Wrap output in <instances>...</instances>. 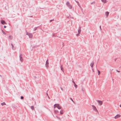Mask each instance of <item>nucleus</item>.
I'll return each mask as SVG.
<instances>
[{
  "mask_svg": "<svg viewBox=\"0 0 121 121\" xmlns=\"http://www.w3.org/2000/svg\"><path fill=\"white\" fill-rule=\"evenodd\" d=\"M57 107L58 109H60L61 108V107L59 106V105L58 104H56L54 106V108H55L56 107Z\"/></svg>",
  "mask_w": 121,
  "mask_h": 121,
  "instance_id": "obj_1",
  "label": "nucleus"
},
{
  "mask_svg": "<svg viewBox=\"0 0 121 121\" xmlns=\"http://www.w3.org/2000/svg\"><path fill=\"white\" fill-rule=\"evenodd\" d=\"M121 116V115L120 114H118L116 115L114 117V118L115 119H116L120 117Z\"/></svg>",
  "mask_w": 121,
  "mask_h": 121,
  "instance_id": "obj_2",
  "label": "nucleus"
},
{
  "mask_svg": "<svg viewBox=\"0 0 121 121\" xmlns=\"http://www.w3.org/2000/svg\"><path fill=\"white\" fill-rule=\"evenodd\" d=\"M99 105H101L102 104L103 102L102 101L100 100H98V101Z\"/></svg>",
  "mask_w": 121,
  "mask_h": 121,
  "instance_id": "obj_3",
  "label": "nucleus"
},
{
  "mask_svg": "<svg viewBox=\"0 0 121 121\" xmlns=\"http://www.w3.org/2000/svg\"><path fill=\"white\" fill-rule=\"evenodd\" d=\"M92 107L93 109L95 111H97V109L96 108V107L94 105H92Z\"/></svg>",
  "mask_w": 121,
  "mask_h": 121,
  "instance_id": "obj_4",
  "label": "nucleus"
},
{
  "mask_svg": "<svg viewBox=\"0 0 121 121\" xmlns=\"http://www.w3.org/2000/svg\"><path fill=\"white\" fill-rule=\"evenodd\" d=\"M67 6H70V9H71L72 8V6L70 5V4L69 2H67Z\"/></svg>",
  "mask_w": 121,
  "mask_h": 121,
  "instance_id": "obj_5",
  "label": "nucleus"
},
{
  "mask_svg": "<svg viewBox=\"0 0 121 121\" xmlns=\"http://www.w3.org/2000/svg\"><path fill=\"white\" fill-rule=\"evenodd\" d=\"M1 23L3 24H6V23L3 20H2L1 21Z\"/></svg>",
  "mask_w": 121,
  "mask_h": 121,
  "instance_id": "obj_6",
  "label": "nucleus"
},
{
  "mask_svg": "<svg viewBox=\"0 0 121 121\" xmlns=\"http://www.w3.org/2000/svg\"><path fill=\"white\" fill-rule=\"evenodd\" d=\"M49 64L48 60H47L46 62V66L47 67H48V64Z\"/></svg>",
  "mask_w": 121,
  "mask_h": 121,
  "instance_id": "obj_7",
  "label": "nucleus"
},
{
  "mask_svg": "<svg viewBox=\"0 0 121 121\" xmlns=\"http://www.w3.org/2000/svg\"><path fill=\"white\" fill-rule=\"evenodd\" d=\"M109 13L108 12H106V13L105 14L106 16L107 17Z\"/></svg>",
  "mask_w": 121,
  "mask_h": 121,
  "instance_id": "obj_8",
  "label": "nucleus"
},
{
  "mask_svg": "<svg viewBox=\"0 0 121 121\" xmlns=\"http://www.w3.org/2000/svg\"><path fill=\"white\" fill-rule=\"evenodd\" d=\"M29 35L30 38H32L33 35L31 34H29Z\"/></svg>",
  "mask_w": 121,
  "mask_h": 121,
  "instance_id": "obj_9",
  "label": "nucleus"
},
{
  "mask_svg": "<svg viewBox=\"0 0 121 121\" xmlns=\"http://www.w3.org/2000/svg\"><path fill=\"white\" fill-rule=\"evenodd\" d=\"M94 64V63L93 62H92L91 64L90 65H91V66L92 67H93Z\"/></svg>",
  "mask_w": 121,
  "mask_h": 121,
  "instance_id": "obj_10",
  "label": "nucleus"
},
{
  "mask_svg": "<svg viewBox=\"0 0 121 121\" xmlns=\"http://www.w3.org/2000/svg\"><path fill=\"white\" fill-rule=\"evenodd\" d=\"M73 82L74 83V86L75 87H76V88H77V85H76V84L75 82H74V81H73Z\"/></svg>",
  "mask_w": 121,
  "mask_h": 121,
  "instance_id": "obj_11",
  "label": "nucleus"
},
{
  "mask_svg": "<svg viewBox=\"0 0 121 121\" xmlns=\"http://www.w3.org/2000/svg\"><path fill=\"white\" fill-rule=\"evenodd\" d=\"M31 108L32 110H34V107L33 106H32L31 107Z\"/></svg>",
  "mask_w": 121,
  "mask_h": 121,
  "instance_id": "obj_12",
  "label": "nucleus"
},
{
  "mask_svg": "<svg viewBox=\"0 0 121 121\" xmlns=\"http://www.w3.org/2000/svg\"><path fill=\"white\" fill-rule=\"evenodd\" d=\"M63 110H61L60 113L61 114H63Z\"/></svg>",
  "mask_w": 121,
  "mask_h": 121,
  "instance_id": "obj_13",
  "label": "nucleus"
},
{
  "mask_svg": "<svg viewBox=\"0 0 121 121\" xmlns=\"http://www.w3.org/2000/svg\"><path fill=\"white\" fill-rule=\"evenodd\" d=\"M102 2L104 3H105L106 2V0H101Z\"/></svg>",
  "mask_w": 121,
  "mask_h": 121,
  "instance_id": "obj_14",
  "label": "nucleus"
},
{
  "mask_svg": "<svg viewBox=\"0 0 121 121\" xmlns=\"http://www.w3.org/2000/svg\"><path fill=\"white\" fill-rule=\"evenodd\" d=\"M54 112L56 113H57L58 112V111L57 110H55L54 111Z\"/></svg>",
  "mask_w": 121,
  "mask_h": 121,
  "instance_id": "obj_15",
  "label": "nucleus"
},
{
  "mask_svg": "<svg viewBox=\"0 0 121 121\" xmlns=\"http://www.w3.org/2000/svg\"><path fill=\"white\" fill-rule=\"evenodd\" d=\"M1 104L2 105H5V103L3 102V103H2Z\"/></svg>",
  "mask_w": 121,
  "mask_h": 121,
  "instance_id": "obj_16",
  "label": "nucleus"
},
{
  "mask_svg": "<svg viewBox=\"0 0 121 121\" xmlns=\"http://www.w3.org/2000/svg\"><path fill=\"white\" fill-rule=\"evenodd\" d=\"M2 32L5 35L6 34L5 32L3 30H2Z\"/></svg>",
  "mask_w": 121,
  "mask_h": 121,
  "instance_id": "obj_17",
  "label": "nucleus"
},
{
  "mask_svg": "<svg viewBox=\"0 0 121 121\" xmlns=\"http://www.w3.org/2000/svg\"><path fill=\"white\" fill-rule=\"evenodd\" d=\"M61 70L63 71V68L62 66H61Z\"/></svg>",
  "mask_w": 121,
  "mask_h": 121,
  "instance_id": "obj_18",
  "label": "nucleus"
},
{
  "mask_svg": "<svg viewBox=\"0 0 121 121\" xmlns=\"http://www.w3.org/2000/svg\"><path fill=\"white\" fill-rule=\"evenodd\" d=\"M9 39H11L12 38V37L11 36H9Z\"/></svg>",
  "mask_w": 121,
  "mask_h": 121,
  "instance_id": "obj_19",
  "label": "nucleus"
},
{
  "mask_svg": "<svg viewBox=\"0 0 121 121\" xmlns=\"http://www.w3.org/2000/svg\"><path fill=\"white\" fill-rule=\"evenodd\" d=\"M78 32L79 34H80L81 32V30H78Z\"/></svg>",
  "mask_w": 121,
  "mask_h": 121,
  "instance_id": "obj_20",
  "label": "nucleus"
},
{
  "mask_svg": "<svg viewBox=\"0 0 121 121\" xmlns=\"http://www.w3.org/2000/svg\"><path fill=\"white\" fill-rule=\"evenodd\" d=\"M98 75H99V74H100V71L99 70H98Z\"/></svg>",
  "mask_w": 121,
  "mask_h": 121,
  "instance_id": "obj_21",
  "label": "nucleus"
},
{
  "mask_svg": "<svg viewBox=\"0 0 121 121\" xmlns=\"http://www.w3.org/2000/svg\"><path fill=\"white\" fill-rule=\"evenodd\" d=\"M23 96H21V99H23Z\"/></svg>",
  "mask_w": 121,
  "mask_h": 121,
  "instance_id": "obj_22",
  "label": "nucleus"
},
{
  "mask_svg": "<svg viewBox=\"0 0 121 121\" xmlns=\"http://www.w3.org/2000/svg\"><path fill=\"white\" fill-rule=\"evenodd\" d=\"M4 28H5L6 27V26H4Z\"/></svg>",
  "mask_w": 121,
  "mask_h": 121,
  "instance_id": "obj_23",
  "label": "nucleus"
},
{
  "mask_svg": "<svg viewBox=\"0 0 121 121\" xmlns=\"http://www.w3.org/2000/svg\"><path fill=\"white\" fill-rule=\"evenodd\" d=\"M70 8V6H68Z\"/></svg>",
  "mask_w": 121,
  "mask_h": 121,
  "instance_id": "obj_24",
  "label": "nucleus"
},
{
  "mask_svg": "<svg viewBox=\"0 0 121 121\" xmlns=\"http://www.w3.org/2000/svg\"><path fill=\"white\" fill-rule=\"evenodd\" d=\"M72 100L73 101V99H72Z\"/></svg>",
  "mask_w": 121,
  "mask_h": 121,
  "instance_id": "obj_25",
  "label": "nucleus"
},
{
  "mask_svg": "<svg viewBox=\"0 0 121 121\" xmlns=\"http://www.w3.org/2000/svg\"><path fill=\"white\" fill-rule=\"evenodd\" d=\"M120 107H121V105H120Z\"/></svg>",
  "mask_w": 121,
  "mask_h": 121,
  "instance_id": "obj_26",
  "label": "nucleus"
}]
</instances>
